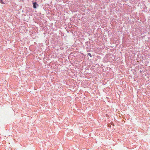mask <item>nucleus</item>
<instances>
[{
  "label": "nucleus",
  "mask_w": 150,
  "mask_h": 150,
  "mask_svg": "<svg viewBox=\"0 0 150 150\" xmlns=\"http://www.w3.org/2000/svg\"><path fill=\"white\" fill-rule=\"evenodd\" d=\"M88 55L90 57H91L92 56L91 53H88Z\"/></svg>",
  "instance_id": "3"
},
{
  "label": "nucleus",
  "mask_w": 150,
  "mask_h": 150,
  "mask_svg": "<svg viewBox=\"0 0 150 150\" xmlns=\"http://www.w3.org/2000/svg\"><path fill=\"white\" fill-rule=\"evenodd\" d=\"M38 6V4L36 2H35L33 3V6L34 8H37V6Z\"/></svg>",
  "instance_id": "1"
},
{
  "label": "nucleus",
  "mask_w": 150,
  "mask_h": 150,
  "mask_svg": "<svg viewBox=\"0 0 150 150\" xmlns=\"http://www.w3.org/2000/svg\"><path fill=\"white\" fill-rule=\"evenodd\" d=\"M0 2H1V4H4V3L3 2L2 0H0Z\"/></svg>",
  "instance_id": "2"
}]
</instances>
